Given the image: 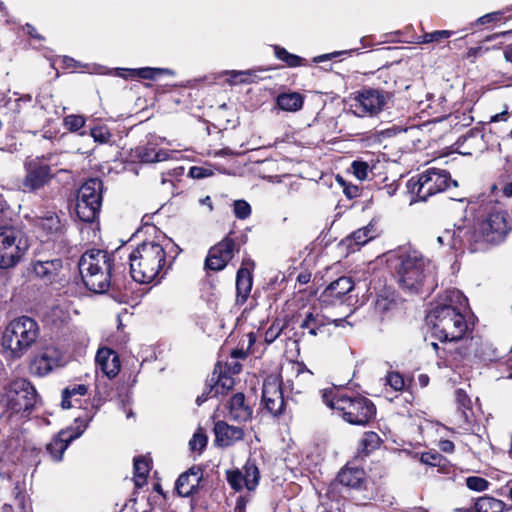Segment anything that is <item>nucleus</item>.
Instances as JSON below:
<instances>
[{
	"label": "nucleus",
	"instance_id": "nucleus-1",
	"mask_svg": "<svg viewBox=\"0 0 512 512\" xmlns=\"http://www.w3.org/2000/svg\"><path fill=\"white\" fill-rule=\"evenodd\" d=\"M399 285L410 292L431 291L436 284V265L419 251L399 247L382 255Z\"/></svg>",
	"mask_w": 512,
	"mask_h": 512
},
{
	"label": "nucleus",
	"instance_id": "nucleus-2",
	"mask_svg": "<svg viewBox=\"0 0 512 512\" xmlns=\"http://www.w3.org/2000/svg\"><path fill=\"white\" fill-rule=\"evenodd\" d=\"M466 307L467 298L461 291L446 290L426 316L433 335L441 342L461 340L468 330V324L463 315Z\"/></svg>",
	"mask_w": 512,
	"mask_h": 512
},
{
	"label": "nucleus",
	"instance_id": "nucleus-3",
	"mask_svg": "<svg viewBox=\"0 0 512 512\" xmlns=\"http://www.w3.org/2000/svg\"><path fill=\"white\" fill-rule=\"evenodd\" d=\"M130 274L134 281L149 284L165 275L166 252L163 245L143 242L129 255Z\"/></svg>",
	"mask_w": 512,
	"mask_h": 512
},
{
	"label": "nucleus",
	"instance_id": "nucleus-4",
	"mask_svg": "<svg viewBox=\"0 0 512 512\" xmlns=\"http://www.w3.org/2000/svg\"><path fill=\"white\" fill-rule=\"evenodd\" d=\"M323 402L331 409L337 410L344 421L352 425H366L376 415L374 403L361 395H348L336 389H325Z\"/></svg>",
	"mask_w": 512,
	"mask_h": 512
},
{
	"label": "nucleus",
	"instance_id": "nucleus-5",
	"mask_svg": "<svg viewBox=\"0 0 512 512\" xmlns=\"http://www.w3.org/2000/svg\"><path fill=\"white\" fill-rule=\"evenodd\" d=\"M39 337L38 323L28 316L18 317L8 323L3 331L1 345L7 358H22Z\"/></svg>",
	"mask_w": 512,
	"mask_h": 512
},
{
	"label": "nucleus",
	"instance_id": "nucleus-6",
	"mask_svg": "<svg viewBox=\"0 0 512 512\" xmlns=\"http://www.w3.org/2000/svg\"><path fill=\"white\" fill-rule=\"evenodd\" d=\"M450 185L458 186L457 181L451 180L446 170L429 168L421 173L417 179L411 178L407 183L409 192L414 201H426L430 196L445 191Z\"/></svg>",
	"mask_w": 512,
	"mask_h": 512
},
{
	"label": "nucleus",
	"instance_id": "nucleus-7",
	"mask_svg": "<svg viewBox=\"0 0 512 512\" xmlns=\"http://www.w3.org/2000/svg\"><path fill=\"white\" fill-rule=\"evenodd\" d=\"M29 247V239L15 226H0V269L16 266Z\"/></svg>",
	"mask_w": 512,
	"mask_h": 512
},
{
	"label": "nucleus",
	"instance_id": "nucleus-8",
	"mask_svg": "<svg viewBox=\"0 0 512 512\" xmlns=\"http://www.w3.org/2000/svg\"><path fill=\"white\" fill-rule=\"evenodd\" d=\"M103 183L99 178H91L78 190L75 211L78 219L84 223L94 222L102 203Z\"/></svg>",
	"mask_w": 512,
	"mask_h": 512
},
{
	"label": "nucleus",
	"instance_id": "nucleus-9",
	"mask_svg": "<svg viewBox=\"0 0 512 512\" xmlns=\"http://www.w3.org/2000/svg\"><path fill=\"white\" fill-rule=\"evenodd\" d=\"M390 100V93L380 89L367 88L354 93L351 97L350 109L357 117H374L387 107Z\"/></svg>",
	"mask_w": 512,
	"mask_h": 512
},
{
	"label": "nucleus",
	"instance_id": "nucleus-10",
	"mask_svg": "<svg viewBox=\"0 0 512 512\" xmlns=\"http://www.w3.org/2000/svg\"><path fill=\"white\" fill-rule=\"evenodd\" d=\"M246 240V235H238L236 231H230L222 241L209 250L205 260V267L213 271L224 269L233 258L235 249L244 244Z\"/></svg>",
	"mask_w": 512,
	"mask_h": 512
},
{
	"label": "nucleus",
	"instance_id": "nucleus-11",
	"mask_svg": "<svg viewBox=\"0 0 512 512\" xmlns=\"http://www.w3.org/2000/svg\"><path fill=\"white\" fill-rule=\"evenodd\" d=\"M7 406L14 412H29L37 401L34 386L24 378L12 380L6 388Z\"/></svg>",
	"mask_w": 512,
	"mask_h": 512
},
{
	"label": "nucleus",
	"instance_id": "nucleus-12",
	"mask_svg": "<svg viewBox=\"0 0 512 512\" xmlns=\"http://www.w3.org/2000/svg\"><path fill=\"white\" fill-rule=\"evenodd\" d=\"M114 257L108 251L101 249H89L82 254L78 261L81 277L86 273H98L101 270L114 267Z\"/></svg>",
	"mask_w": 512,
	"mask_h": 512
},
{
	"label": "nucleus",
	"instance_id": "nucleus-13",
	"mask_svg": "<svg viewBox=\"0 0 512 512\" xmlns=\"http://www.w3.org/2000/svg\"><path fill=\"white\" fill-rule=\"evenodd\" d=\"M262 403L273 416H278L284 409V398L281 384L276 377H268L263 383Z\"/></svg>",
	"mask_w": 512,
	"mask_h": 512
},
{
	"label": "nucleus",
	"instance_id": "nucleus-14",
	"mask_svg": "<svg viewBox=\"0 0 512 512\" xmlns=\"http://www.w3.org/2000/svg\"><path fill=\"white\" fill-rule=\"evenodd\" d=\"M354 288V283L350 277H340L335 281L331 282L323 291L321 299L323 303L329 305H335L337 303H343L345 297Z\"/></svg>",
	"mask_w": 512,
	"mask_h": 512
},
{
	"label": "nucleus",
	"instance_id": "nucleus-15",
	"mask_svg": "<svg viewBox=\"0 0 512 512\" xmlns=\"http://www.w3.org/2000/svg\"><path fill=\"white\" fill-rule=\"evenodd\" d=\"M63 361L61 351L54 347H46L32 362V367L39 376H45L54 368L59 367Z\"/></svg>",
	"mask_w": 512,
	"mask_h": 512
},
{
	"label": "nucleus",
	"instance_id": "nucleus-16",
	"mask_svg": "<svg viewBox=\"0 0 512 512\" xmlns=\"http://www.w3.org/2000/svg\"><path fill=\"white\" fill-rule=\"evenodd\" d=\"M51 179V171L48 165L30 162L27 164V174L23 181V187L28 191H36L46 185Z\"/></svg>",
	"mask_w": 512,
	"mask_h": 512
},
{
	"label": "nucleus",
	"instance_id": "nucleus-17",
	"mask_svg": "<svg viewBox=\"0 0 512 512\" xmlns=\"http://www.w3.org/2000/svg\"><path fill=\"white\" fill-rule=\"evenodd\" d=\"M215 442L220 447H229L244 437L241 427L229 425L225 421H217L214 425Z\"/></svg>",
	"mask_w": 512,
	"mask_h": 512
},
{
	"label": "nucleus",
	"instance_id": "nucleus-18",
	"mask_svg": "<svg viewBox=\"0 0 512 512\" xmlns=\"http://www.w3.org/2000/svg\"><path fill=\"white\" fill-rule=\"evenodd\" d=\"M203 477V471L199 466H193L182 473L176 481V491L182 497H189L198 487Z\"/></svg>",
	"mask_w": 512,
	"mask_h": 512
},
{
	"label": "nucleus",
	"instance_id": "nucleus-19",
	"mask_svg": "<svg viewBox=\"0 0 512 512\" xmlns=\"http://www.w3.org/2000/svg\"><path fill=\"white\" fill-rule=\"evenodd\" d=\"M115 270V266L101 270L98 273H86V276L81 277L85 287L94 293H105L112 285V277Z\"/></svg>",
	"mask_w": 512,
	"mask_h": 512
},
{
	"label": "nucleus",
	"instance_id": "nucleus-20",
	"mask_svg": "<svg viewBox=\"0 0 512 512\" xmlns=\"http://www.w3.org/2000/svg\"><path fill=\"white\" fill-rule=\"evenodd\" d=\"M254 263L250 260L244 261L237 271L236 275V291L237 303L243 304L248 299L252 288L251 269Z\"/></svg>",
	"mask_w": 512,
	"mask_h": 512
},
{
	"label": "nucleus",
	"instance_id": "nucleus-21",
	"mask_svg": "<svg viewBox=\"0 0 512 512\" xmlns=\"http://www.w3.org/2000/svg\"><path fill=\"white\" fill-rule=\"evenodd\" d=\"M337 481L350 490H362L366 486L365 471L362 468L347 465L338 473Z\"/></svg>",
	"mask_w": 512,
	"mask_h": 512
},
{
	"label": "nucleus",
	"instance_id": "nucleus-22",
	"mask_svg": "<svg viewBox=\"0 0 512 512\" xmlns=\"http://www.w3.org/2000/svg\"><path fill=\"white\" fill-rule=\"evenodd\" d=\"M96 364L110 379L114 378L120 371V359L118 354L106 347L100 348L97 351Z\"/></svg>",
	"mask_w": 512,
	"mask_h": 512
},
{
	"label": "nucleus",
	"instance_id": "nucleus-23",
	"mask_svg": "<svg viewBox=\"0 0 512 512\" xmlns=\"http://www.w3.org/2000/svg\"><path fill=\"white\" fill-rule=\"evenodd\" d=\"M87 427V423L84 425L83 429L78 431L77 433H71L68 430H62L55 438H53L46 446L47 451L50 453L52 458L55 461H60L62 459L63 453L69 446V444L76 438H78L85 428Z\"/></svg>",
	"mask_w": 512,
	"mask_h": 512
},
{
	"label": "nucleus",
	"instance_id": "nucleus-24",
	"mask_svg": "<svg viewBox=\"0 0 512 512\" xmlns=\"http://www.w3.org/2000/svg\"><path fill=\"white\" fill-rule=\"evenodd\" d=\"M455 401L457 404V411L455 413V423L464 428L472 422V403L468 395L463 389L455 391Z\"/></svg>",
	"mask_w": 512,
	"mask_h": 512
},
{
	"label": "nucleus",
	"instance_id": "nucleus-25",
	"mask_svg": "<svg viewBox=\"0 0 512 512\" xmlns=\"http://www.w3.org/2000/svg\"><path fill=\"white\" fill-rule=\"evenodd\" d=\"M228 411L230 419L239 423L248 421L253 412L243 393H236L231 397Z\"/></svg>",
	"mask_w": 512,
	"mask_h": 512
},
{
	"label": "nucleus",
	"instance_id": "nucleus-26",
	"mask_svg": "<svg viewBox=\"0 0 512 512\" xmlns=\"http://www.w3.org/2000/svg\"><path fill=\"white\" fill-rule=\"evenodd\" d=\"M61 269L62 260L58 258L46 261H36L33 264L34 273L45 281H52Z\"/></svg>",
	"mask_w": 512,
	"mask_h": 512
},
{
	"label": "nucleus",
	"instance_id": "nucleus-27",
	"mask_svg": "<svg viewBox=\"0 0 512 512\" xmlns=\"http://www.w3.org/2000/svg\"><path fill=\"white\" fill-rule=\"evenodd\" d=\"M378 231L375 226H363L356 231H354L350 236L345 239L347 246L351 249H354L352 246L356 248L365 245L370 240L374 239L378 235Z\"/></svg>",
	"mask_w": 512,
	"mask_h": 512
},
{
	"label": "nucleus",
	"instance_id": "nucleus-28",
	"mask_svg": "<svg viewBox=\"0 0 512 512\" xmlns=\"http://www.w3.org/2000/svg\"><path fill=\"white\" fill-rule=\"evenodd\" d=\"M506 504L492 496L478 497L473 503L475 512H503Z\"/></svg>",
	"mask_w": 512,
	"mask_h": 512
},
{
	"label": "nucleus",
	"instance_id": "nucleus-29",
	"mask_svg": "<svg viewBox=\"0 0 512 512\" xmlns=\"http://www.w3.org/2000/svg\"><path fill=\"white\" fill-rule=\"evenodd\" d=\"M303 96L297 92L282 93L277 97V105L280 109L296 112L303 106Z\"/></svg>",
	"mask_w": 512,
	"mask_h": 512
},
{
	"label": "nucleus",
	"instance_id": "nucleus-30",
	"mask_svg": "<svg viewBox=\"0 0 512 512\" xmlns=\"http://www.w3.org/2000/svg\"><path fill=\"white\" fill-rule=\"evenodd\" d=\"M135 157L143 163H155L167 159L168 154L165 151H155L150 146H141L135 149Z\"/></svg>",
	"mask_w": 512,
	"mask_h": 512
},
{
	"label": "nucleus",
	"instance_id": "nucleus-31",
	"mask_svg": "<svg viewBox=\"0 0 512 512\" xmlns=\"http://www.w3.org/2000/svg\"><path fill=\"white\" fill-rule=\"evenodd\" d=\"M506 226H479V233L482 235L483 241L492 244H498L505 239L507 231Z\"/></svg>",
	"mask_w": 512,
	"mask_h": 512
},
{
	"label": "nucleus",
	"instance_id": "nucleus-32",
	"mask_svg": "<svg viewBox=\"0 0 512 512\" xmlns=\"http://www.w3.org/2000/svg\"><path fill=\"white\" fill-rule=\"evenodd\" d=\"M149 470V463L145 458L134 459V481L137 487H142L146 483Z\"/></svg>",
	"mask_w": 512,
	"mask_h": 512
},
{
	"label": "nucleus",
	"instance_id": "nucleus-33",
	"mask_svg": "<svg viewBox=\"0 0 512 512\" xmlns=\"http://www.w3.org/2000/svg\"><path fill=\"white\" fill-rule=\"evenodd\" d=\"M129 76L132 78H142V79H155L162 74H173L171 70L166 68H150L144 67L139 69H128Z\"/></svg>",
	"mask_w": 512,
	"mask_h": 512
},
{
	"label": "nucleus",
	"instance_id": "nucleus-34",
	"mask_svg": "<svg viewBox=\"0 0 512 512\" xmlns=\"http://www.w3.org/2000/svg\"><path fill=\"white\" fill-rule=\"evenodd\" d=\"M244 484L248 490H254L258 485L260 473L255 463L248 460L243 467Z\"/></svg>",
	"mask_w": 512,
	"mask_h": 512
},
{
	"label": "nucleus",
	"instance_id": "nucleus-35",
	"mask_svg": "<svg viewBox=\"0 0 512 512\" xmlns=\"http://www.w3.org/2000/svg\"><path fill=\"white\" fill-rule=\"evenodd\" d=\"M325 325V319L320 314H314L312 312L308 313L300 327L303 329H308L309 334L316 336L318 334V330Z\"/></svg>",
	"mask_w": 512,
	"mask_h": 512
},
{
	"label": "nucleus",
	"instance_id": "nucleus-36",
	"mask_svg": "<svg viewBox=\"0 0 512 512\" xmlns=\"http://www.w3.org/2000/svg\"><path fill=\"white\" fill-rule=\"evenodd\" d=\"M88 388L84 384H76L70 387H67L62 392V402L61 406L64 409H69L72 407V403L70 399L74 396H83L87 393Z\"/></svg>",
	"mask_w": 512,
	"mask_h": 512
},
{
	"label": "nucleus",
	"instance_id": "nucleus-37",
	"mask_svg": "<svg viewBox=\"0 0 512 512\" xmlns=\"http://www.w3.org/2000/svg\"><path fill=\"white\" fill-rule=\"evenodd\" d=\"M381 444V438L376 432H365L360 440L362 452L366 455L377 449Z\"/></svg>",
	"mask_w": 512,
	"mask_h": 512
},
{
	"label": "nucleus",
	"instance_id": "nucleus-38",
	"mask_svg": "<svg viewBox=\"0 0 512 512\" xmlns=\"http://www.w3.org/2000/svg\"><path fill=\"white\" fill-rule=\"evenodd\" d=\"M512 222V216L500 207H494L489 213L486 224H508Z\"/></svg>",
	"mask_w": 512,
	"mask_h": 512
},
{
	"label": "nucleus",
	"instance_id": "nucleus-39",
	"mask_svg": "<svg viewBox=\"0 0 512 512\" xmlns=\"http://www.w3.org/2000/svg\"><path fill=\"white\" fill-rule=\"evenodd\" d=\"M275 56L284 61L290 67H298L302 63V58L289 53L286 49L276 46L275 47Z\"/></svg>",
	"mask_w": 512,
	"mask_h": 512
},
{
	"label": "nucleus",
	"instance_id": "nucleus-40",
	"mask_svg": "<svg viewBox=\"0 0 512 512\" xmlns=\"http://www.w3.org/2000/svg\"><path fill=\"white\" fill-rule=\"evenodd\" d=\"M275 56L284 61L290 67H298L302 63V58L289 53L286 49L276 46L275 47Z\"/></svg>",
	"mask_w": 512,
	"mask_h": 512
},
{
	"label": "nucleus",
	"instance_id": "nucleus-41",
	"mask_svg": "<svg viewBox=\"0 0 512 512\" xmlns=\"http://www.w3.org/2000/svg\"><path fill=\"white\" fill-rule=\"evenodd\" d=\"M453 35V31L450 30H437L429 33H424L420 38V43H432L440 42L443 39H447Z\"/></svg>",
	"mask_w": 512,
	"mask_h": 512
},
{
	"label": "nucleus",
	"instance_id": "nucleus-42",
	"mask_svg": "<svg viewBox=\"0 0 512 512\" xmlns=\"http://www.w3.org/2000/svg\"><path fill=\"white\" fill-rule=\"evenodd\" d=\"M233 213L239 220H246L251 214V206L245 200L233 202Z\"/></svg>",
	"mask_w": 512,
	"mask_h": 512
},
{
	"label": "nucleus",
	"instance_id": "nucleus-43",
	"mask_svg": "<svg viewBox=\"0 0 512 512\" xmlns=\"http://www.w3.org/2000/svg\"><path fill=\"white\" fill-rule=\"evenodd\" d=\"M244 480L245 477H243V472L240 470H232L227 472V481L236 491H241L245 487Z\"/></svg>",
	"mask_w": 512,
	"mask_h": 512
},
{
	"label": "nucleus",
	"instance_id": "nucleus-44",
	"mask_svg": "<svg viewBox=\"0 0 512 512\" xmlns=\"http://www.w3.org/2000/svg\"><path fill=\"white\" fill-rule=\"evenodd\" d=\"M85 118L82 115H68L64 118L65 127L71 131L76 132L85 125Z\"/></svg>",
	"mask_w": 512,
	"mask_h": 512
},
{
	"label": "nucleus",
	"instance_id": "nucleus-45",
	"mask_svg": "<svg viewBox=\"0 0 512 512\" xmlns=\"http://www.w3.org/2000/svg\"><path fill=\"white\" fill-rule=\"evenodd\" d=\"M90 135L95 142L104 144L109 142L112 135L106 126H96L91 129Z\"/></svg>",
	"mask_w": 512,
	"mask_h": 512
},
{
	"label": "nucleus",
	"instance_id": "nucleus-46",
	"mask_svg": "<svg viewBox=\"0 0 512 512\" xmlns=\"http://www.w3.org/2000/svg\"><path fill=\"white\" fill-rule=\"evenodd\" d=\"M489 482L482 477L470 476L466 478V486L473 491L482 492L488 489Z\"/></svg>",
	"mask_w": 512,
	"mask_h": 512
},
{
	"label": "nucleus",
	"instance_id": "nucleus-47",
	"mask_svg": "<svg viewBox=\"0 0 512 512\" xmlns=\"http://www.w3.org/2000/svg\"><path fill=\"white\" fill-rule=\"evenodd\" d=\"M211 382H213L212 386L215 389L214 395H218L221 392H223L225 389L228 390L232 388L234 381L231 377L226 375H220L218 379L215 381L214 378L211 379Z\"/></svg>",
	"mask_w": 512,
	"mask_h": 512
},
{
	"label": "nucleus",
	"instance_id": "nucleus-48",
	"mask_svg": "<svg viewBox=\"0 0 512 512\" xmlns=\"http://www.w3.org/2000/svg\"><path fill=\"white\" fill-rule=\"evenodd\" d=\"M230 76L229 82L230 84H241V83H250L252 82V72L251 71H231L228 72Z\"/></svg>",
	"mask_w": 512,
	"mask_h": 512
},
{
	"label": "nucleus",
	"instance_id": "nucleus-49",
	"mask_svg": "<svg viewBox=\"0 0 512 512\" xmlns=\"http://www.w3.org/2000/svg\"><path fill=\"white\" fill-rule=\"evenodd\" d=\"M353 174L359 180H365L369 174V165L363 161H354L351 165Z\"/></svg>",
	"mask_w": 512,
	"mask_h": 512
},
{
	"label": "nucleus",
	"instance_id": "nucleus-50",
	"mask_svg": "<svg viewBox=\"0 0 512 512\" xmlns=\"http://www.w3.org/2000/svg\"><path fill=\"white\" fill-rule=\"evenodd\" d=\"M386 382L395 391H401L405 386L404 379L398 372L389 373L386 377Z\"/></svg>",
	"mask_w": 512,
	"mask_h": 512
},
{
	"label": "nucleus",
	"instance_id": "nucleus-51",
	"mask_svg": "<svg viewBox=\"0 0 512 512\" xmlns=\"http://www.w3.org/2000/svg\"><path fill=\"white\" fill-rule=\"evenodd\" d=\"M207 445V437L200 432H197L193 435L192 439L189 441V446L192 451H198L199 453L202 452V450Z\"/></svg>",
	"mask_w": 512,
	"mask_h": 512
},
{
	"label": "nucleus",
	"instance_id": "nucleus-52",
	"mask_svg": "<svg viewBox=\"0 0 512 512\" xmlns=\"http://www.w3.org/2000/svg\"><path fill=\"white\" fill-rule=\"evenodd\" d=\"M214 175L210 167L192 166L189 169V176L194 179H203Z\"/></svg>",
	"mask_w": 512,
	"mask_h": 512
},
{
	"label": "nucleus",
	"instance_id": "nucleus-53",
	"mask_svg": "<svg viewBox=\"0 0 512 512\" xmlns=\"http://www.w3.org/2000/svg\"><path fill=\"white\" fill-rule=\"evenodd\" d=\"M282 327L279 323H273L264 333V340L267 344L273 343L281 334Z\"/></svg>",
	"mask_w": 512,
	"mask_h": 512
},
{
	"label": "nucleus",
	"instance_id": "nucleus-54",
	"mask_svg": "<svg viewBox=\"0 0 512 512\" xmlns=\"http://www.w3.org/2000/svg\"><path fill=\"white\" fill-rule=\"evenodd\" d=\"M442 460V456L438 453H423L421 455V462L430 465V466H438L440 465Z\"/></svg>",
	"mask_w": 512,
	"mask_h": 512
},
{
	"label": "nucleus",
	"instance_id": "nucleus-55",
	"mask_svg": "<svg viewBox=\"0 0 512 512\" xmlns=\"http://www.w3.org/2000/svg\"><path fill=\"white\" fill-rule=\"evenodd\" d=\"M502 14L503 13L500 12V11L487 13V14L479 17L476 20V24H478V25H485V24H488V23L499 21L501 16H502Z\"/></svg>",
	"mask_w": 512,
	"mask_h": 512
},
{
	"label": "nucleus",
	"instance_id": "nucleus-56",
	"mask_svg": "<svg viewBox=\"0 0 512 512\" xmlns=\"http://www.w3.org/2000/svg\"><path fill=\"white\" fill-rule=\"evenodd\" d=\"M215 389L212 384H209L208 387L196 398V404L198 406L202 405L208 398L214 397Z\"/></svg>",
	"mask_w": 512,
	"mask_h": 512
},
{
	"label": "nucleus",
	"instance_id": "nucleus-57",
	"mask_svg": "<svg viewBox=\"0 0 512 512\" xmlns=\"http://www.w3.org/2000/svg\"><path fill=\"white\" fill-rule=\"evenodd\" d=\"M343 193L347 198L353 199L359 195V188L356 185L346 184L343 182Z\"/></svg>",
	"mask_w": 512,
	"mask_h": 512
},
{
	"label": "nucleus",
	"instance_id": "nucleus-58",
	"mask_svg": "<svg viewBox=\"0 0 512 512\" xmlns=\"http://www.w3.org/2000/svg\"><path fill=\"white\" fill-rule=\"evenodd\" d=\"M390 305H392L391 301H388L387 298L384 297H378L376 300V309L379 311H386L390 308Z\"/></svg>",
	"mask_w": 512,
	"mask_h": 512
},
{
	"label": "nucleus",
	"instance_id": "nucleus-59",
	"mask_svg": "<svg viewBox=\"0 0 512 512\" xmlns=\"http://www.w3.org/2000/svg\"><path fill=\"white\" fill-rule=\"evenodd\" d=\"M509 117L508 111L504 110L500 113H497L490 118V123H496V122H506Z\"/></svg>",
	"mask_w": 512,
	"mask_h": 512
},
{
	"label": "nucleus",
	"instance_id": "nucleus-60",
	"mask_svg": "<svg viewBox=\"0 0 512 512\" xmlns=\"http://www.w3.org/2000/svg\"><path fill=\"white\" fill-rule=\"evenodd\" d=\"M310 280H311V273L308 271L301 272L297 276V282L300 284H307L310 282Z\"/></svg>",
	"mask_w": 512,
	"mask_h": 512
},
{
	"label": "nucleus",
	"instance_id": "nucleus-61",
	"mask_svg": "<svg viewBox=\"0 0 512 512\" xmlns=\"http://www.w3.org/2000/svg\"><path fill=\"white\" fill-rule=\"evenodd\" d=\"M213 155L215 157H223V156H233V155H235V153L230 148H223V149L214 151Z\"/></svg>",
	"mask_w": 512,
	"mask_h": 512
},
{
	"label": "nucleus",
	"instance_id": "nucleus-62",
	"mask_svg": "<svg viewBox=\"0 0 512 512\" xmlns=\"http://www.w3.org/2000/svg\"><path fill=\"white\" fill-rule=\"evenodd\" d=\"M247 356V352L244 349H234L231 352L232 359H244Z\"/></svg>",
	"mask_w": 512,
	"mask_h": 512
},
{
	"label": "nucleus",
	"instance_id": "nucleus-63",
	"mask_svg": "<svg viewBox=\"0 0 512 512\" xmlns=\"http://www.w3.org/2000/svg\"><path fill=\"white\" fill-rule=\"evenodd\" d=\"M396 190H397V187L395 185L391 184V185L385 186L382 189V193L387 195L388 197H391L395 194Z\"/></svg>",
	"mask_w": 512,
	"mask_h": 512
},
{
	"label": "nucleus",
	"instance_id": "nucleus-64",
	"mask_svg": "<svg viewBox=\"0 0 512 512\" xmlns=\"http://www.w3.org/2000/svg\"><path fill=\"white\" fill-rule=\"evenodd\" d=\"M502 193L506 197H512V182H508L503 185Z\"/></svg>",
	"mask_w": 512,
	"mask_h": 512
}]
</instances>
